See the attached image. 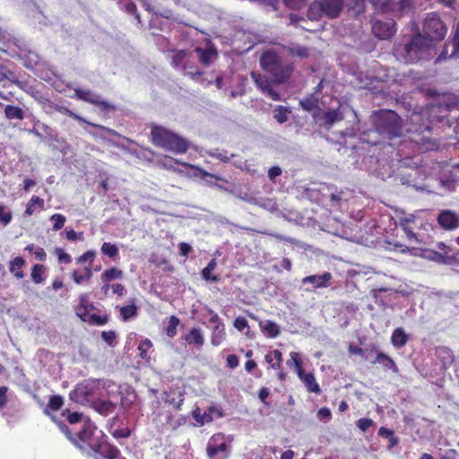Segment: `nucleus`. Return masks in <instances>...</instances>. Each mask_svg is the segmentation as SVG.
<instances>
[{"mask_svg": "<svg viewBox=\"0 0 459 459\" xmlns=\"http://www.w3.org/2000/svg\"><path fill=\"white\" fill-rule=\"evenodd\" d=\"M430 48L429 40L421 33H416L406 43L395 45L393 53L401 62L414 64L424 59L429 55Z\"/></svg>", "mask_w": 459, "mask_h": 459, "instance_id": "f257e3e1", "label": "nucleus"}, {"mask_svg": "<svg viewBox=\"0 0 459 459\" xmlns=\"http://www.w3.org/2000/svg\"><path fill=\"white\" fill-rule=\"evenodd\" d=\"M260 65L274 83L286 82L292 74L293 65L286 63L273 50H266L260 56Z\"/></svg>", "mask_w": 459, "mask_h": 459, "instance_id": "f03ea898", "label": "nucleus"}, {"mask_svg": "<svg viewBox=\"0 0 459 459\" xmlns=\"http://www.w3.org/2000/svg\"><path fill=\"white\" fill-rule=\"evenodd\" d=\"M151 137L155 146L174 153H186L189 149L186 139L160 126H152Z\"/></svg>", "mask_w": 459, "mask_h": 459, "instance_id": "7ed1b4c3", "label": "nucleus"}, {"mask_svg": "<svg viewBox=\"0 0 459 459\" xmlns=\"http://www.w3.org/2000/svg\"><path fill=\"white\" fill-rule=\"evenodd\" d=\"M374 126L385 140H393L403 134V122L393 110H381L373 118Z\"/></svg>", "mask_w": 459, "mask_h": 459, "instance_id": "20e7f679", "label": "nucleus"}, {"mask_svg": "<svg viewBox=\"0 0 459 459\" xmlns=\"http://www.w3.org/2000/svg\"><path fill=\"white\" fill-rule=\"evenodd\" d=\"M104 433L99 430L92 423L86 421L82 429L75 433L76 439L74 445L83 454H92V447L97 442H100Z\"/></svg>", "mask_w": 459, "mask_h": 459, "instance_id": "39448f33", "label": "nucleus"}, {"mask_svg": "<svg viewBox=\"0 0 459 459\" xmlns=\"http://www.w3.org/2000/svg\"><path fill=\"white\" fill-rule=\"evenodd\" d=\"M447 33V27L440 17L435 13H429L423 22V36L429 40L431 45L433 41H441Z\"/></svg>", "mask_w": 459, "mask_h": 459, "instance_id": "423d86ee", "label": "nucleus"}, {"mask_svg": "<svg viewBox=\"0 0 459 459\" xmlns=\"http://www.w3.org/2000/svg\"><path fill=\"white\" fill-rule=\"evenodd\" d=\"M101 380L100 379H85L78 384L76 387L69 394V397L76 403L83 404L88 402L89 397L92 396L100 388Z\"/></svg>", "mask_w": 459, "mask_h": 459, "instance_id": "0eeeda50", "label": "nucleus"}, {"mask_svg": "<svg viewBox=\"0 0 459 459\" xmlns=\"http://www.w3.org/2000/svg\"><path fill=\"white\" fill-rule=\"evenodd\" d=\"M74 97L80 100L85 101L98 107L102 112L108 113L117 109L114 104L102 100L101 96L91 90L74 89Z\"/></svg>", "mask_w": 459, "mask_h": 459, "instance_id": "6e6552de", "label": "nucleus"}, {"mask_svg": "<svg viewBox=\"0 0 459 459\" xmlns=\"http://www.w3.org/2000/svg\"><path fill=\"white\" fill-rule=\"evenodd\" d=\"M344 118L342 105L334 109L323 110L322 108L317 111V114H314L313 121L319 126L330 127L335 122L341 121Z\"/></svg>", "mask_w": 459, "mask_h": 459, "instance_id": "1a4fd4ad", "label": "nucleus"}, {"mask_svg": "<svg viewBox=\"0 0 459 459\" xmlns=\"http://www.w3.org/2000/svg\"><path fill=\"white\" fill-rule=\"evenodd\" d=\"M100 442H97L92 447V454L87 455L92 456L95 459H115L119 455L120 451L113 445L107 441V437L103 435Z\"/></svg>", "mask_w": 459, "mask_h": 459, "instance_id": "9d476101", "label": "nucleus"}, {"mask_svg": "<svg viewBox=\"0 0 459 459\" xmlns=\"http://www.w3.org/2000/svg\"><path fill=\"white\" fill-rule=\"evenodd\" d=\"M221 435H214L208 442L206 452L210 459H224L228 455V446Z\"/></svg>", "mask_w": 459, "mask_h": 459, "instance_id": "9b49d317", "label": "nucleus"}, {"mask_svg": "<svg viewBox=\"0 0 459 459\" xmlns=\"http://www.w3.org/2000/svg\"><path fill=\"white\" fill-rule=\"evenodd\" d=\"M372 32L379 39H388L396 32L395 22L392 19L375 20L372 23Z\"/></svg>", "mask_w": 459, "mask_h": 459, "instance_id": "f8f14e48", "label": "nucleus"}, {"mask_svg": "<svg viewBox=\"0 0 459 459\" xmlns=\"http://www.w3.org/2000/svg\"><path fill=\"white\" fill-rule=\"evenodd\" d=\"M332 279V273L329 272H325L322 274L306 276L302 279L301 282L303 286L307 284H311V288L305 289L306 291H311L314 289L329 287L331 285Z\"/></svg>", "mask_w": 459, "mask_h": 459, "instance_id": "ddd939ff", "label": "nucleus"}, {"mask_svg": "<svg viewBox=\"0 0 459 459\" xmlns=\"http://www.w3.org/2000/svg\"><path fill=\"white\" fill-rule=\"evenodd\" d=\"M437 221L440 227L446 230H453L459 227V216L451 210H442Z\"/></svg>", "mask_w": 459, "mask_h": 459, "instance_id": "4468645a", "label": "nucleus"}, {"mask_svg": "<svg viewBox=\"0 0 459 459\" xmlns=\"http://www.w3.org/2000/svg\"><path fill=\"white\" fill-rule=\"evenodd\" d=\"M56 112L61 113L63 115H66V116H68V117L77 120L80 123H86V124H88L89 126H91L92 127L99 128L101 131L106 132L108 134H109L111 136H117L118 135L117 132H116L114 129H111L109 127H107V126H101V125H99V124L89 122L84 117H82V116H80V115L74 113V112H73L72 110H70L68 108H66L65 106L59 105L58 108H56Z\"/></svg>", "mask_w": 459, "mask_h": 459, "instance_id": "2eb2a0df", "label": "nucleus"}, {"mask_svg": "<svg viewBox=\"0 0 459 459\" xmlns=\"http://www.w3.org/2000/svg\"><path fill=\"white\" fill-rule=\"evenodd\" d=\"M238 196L240 199H242L249 204L257 205L264 210H267L270 212H273V213L277 212L278 216H282L283 218L286 219V216L283 215L279 211L278 204H277L276 201L273 198H264V199L258 200L255 197L240 196V195H238Z\"/></svg>", "mask_w": 459, "mask_h": 459, "instance_id": "dca6fc26", "label": "nucleus"}, {"mask_svg": "<svg viewBox=\"0 0 459 459\" xmlns=\"http://www.w3.org/2000/svg\"><path fill=\"white\" fill-rule=\"evenodd\" d=\"M325 16L329 19H335L340 16L343 9V0H319Z\"/></svg>", "mask_w": 459, "mask_h": 459, "instance_id": "f3484780", "label": "nucleus"}, {"mask_svg": "<svg viewBox=\"0 0 459 459\" xmlns=\"http://www.w3.org/2000/svg\"><path fill=\"white\" fill-rule=\"evenodd\" d=\"M420 170L419 169H411L409 171H400L396 175V179L403 185L413 186L416 189H422L418 186L417 178L420 176Z\"/></svg>", "mask_w": 459, "mask_h": 459, "instance_id": "a211bd4d", "label": "nucleus"}, {"mask_svg": "<svg viewBox=\"0 0 459 459\" xmlns=\"http://www.w3.org/2000/svg\"><path fill=\"white\" fill-rule=\"evenodd\" d=\"M24 45V49H22V53H19V57L22 62V65L28 69H33L39 62V55L30 50L27 44Z\"/></svg>", "mask_w": 459, "mask_h": 459, "instance_id": "6ab92c4d", "label": "nucleus"}, {"mask_svg": "<svg viewBox=\"0 0 459 459\" xmlns=\"http://www.w3.org/2000/svg\"><path fill=\"white\" fill-rule=\"evenodd\" d=\"M157 39L160 44H164L166 45V47H169L170 45L169 41L163 36H160ZM167 50L174 53L172 56L171 65L174 68H178L181 65L183 60L187 56V50H175L169 48H167Z\"/></svg>", "mask_w": 459, "mask_h": 459, "instance_id": "aec40b11", "label": "nucleus"}, {"mask_svg": "<svg viewBox=\"0 0 459 459\" xmlns=\"http://www.w3.org/2000/svg\"><path fill=\"white\" fill-rule=\"evenodd\" d=\"M91 408L103 416H108L115 411L117 403L108 400L97 399L91 402Z\"/></svg>", "mask_w": 459, "mask_h": 459, "instance_id": "412c9836", "label": "nucleus"}, {"mask_svg": "<svg viewBox=\"0 0 459 459\" xmlns=\"http://www.w3.org/2000/svg\"><path fill=\"white\" fill-rule=\"evenodd\" d=\"M298 377L303 382L308 392L315 394L321 393L319 385L316 383L313 373H305V371L302 369L299 370Z\"/></svg>", "mask_w": 459, "mask_h": 459, "instance_id": "4be33fe9", "label": "nucleus"}, {"mask_svg": "<svg viewBox=\"0 0 459 459\" xmlns=\"http://www.w3.org/2000/svg\"><path fill=\"white\" fill-rule=\"evenodd\" d=\"M299 106L306 111L310 112L314 118V114L321 108L318 105V98L315 94H310L299 100Z\"/></svg>", "mask_w": 459, "mask_h": 459, "instance_id": "5701e85b", "label": "nucleus"}, {"mask_svg": "<svg viewBox=\"0 0 459 459\" xmlns=\"http://www.w3.org/2000/svg\"><path fill=\"white\" fill-rule=\"evenodd\" d=\"M409 341V335L405 333L404 329L398 327L394 330L391 336V343L396 349H401L406 345Z\"/></svg>", "mask_w": 459, "mask_h": 459, "instance_id": "b1692460", "label": "nucleus"}, {"mask_svg": "<svg viewBox=\"0 0 459 459\" xmlns=\"http://www.w3.org/2000/svg\"><path fill=\"white\" fill-rule=\"evenodd\" d=\"M371 363L372 364H377V363L381 364L385 369H390L395 374H397L399 372V369H398L395 362L394 361V359L383 352L377 354L375 359L373 360H371Z\"/></svg>", "mask_w": 459, "mask_h": 459, "instance_id": "393cba45", "label": "nucleus"}, {"mask_svg": "<svg viewBox=\"0 0 459 459\" xmlns=\"http://www.w3.org/2000/svg\"><path fill=\"white\" fill-rule=\"evenodd\" d=\"M360 139L364 143L373 146L380 144L382 140H384L382 136L378 134V131H377V128L374 126L372 128L362 132Z\"/></svg>", "mask_w": 459, "mask_h": 459, "instance_id": "a878e982", "label": "nucleus"}, {"mask_svg": "<svg viewBox=\"0 0 459 459\" xmlns=\"http://www.w3.org/2000/svg\"><path fill=\"white\" fill-rule=\"evenodd\" d=\"M259 326L262 332L269 338H276L281 333L280 326L270 320L265 322L261 321Z\"/></svg>", "mask_w": 459, "mask_h": 459, "instance_id": "bb28decb", "label": "nucleus"}, {"mask_svg": "<svg viewBox=\"0 0 459 459\" xmlns=\"http://www.w3.org/2000/svg\"><path fill=\"white\" fill-rule=\"evenodd\" d=\"M195 51L198 55L199 61L204 65H209L212 63V59H215L217 57L216 50L212 48L204 49L198 47L195 49Z\"/></svg>", "mask_w": 459, "mask_h": 459, "instance_id": "cd10ccee", "label": "nucleus"}, {"mask_svg": "<svg viewBox=\"0 0 459 459\" xmlns=\"http://www.w3.org/2000/svg\"><path fill=\"white\" fill-rule=\"evenodd\" d=\"M325 13L319 0L313 1L307 8V17L310 21H319Z\"/></svg>", "mask_w": 459, "mask_h": 459, "instance_id": "c85d7f7f", "label": "nucleus"}, {"mask_svg": "<svg viewBox=\"0 0 459 459\" xmlns=\"http://www.w3.org/2000/svg\"><path fill=\"white\" fill-rule=\"evenodd\" d=\"M4 113L5 117L10 120H22L25 117L24 110L18 106L5 105L4 108Z\"/></svg>", "mask_w": 459, "mask_h": 459, "instance_id": "c756f323", "label": "nucleus"}, {"mask_svg": "<svg viewBox=\"0 0 459 459\" xmlns=\"http://www.w3.org/2000/svg\"><path fill=\"white\" fill-rule=\"evenodd\" d=\"M284 48L288 54L293 56L306 58L309 56V49L307 47L299 44L290 43L288 46H285Z\"/></svg>", "mask_w": 459, "mask_h": 459, "instance_id": "7c9ffc66", "label": "nucleus"}, {"mask_svg": "<svg viewBox=\"0 0 459 459\" xmlns=\"http://www.w3.org/2000/svg\"><path fill=\"white\" fill-rule=\"evenodd\" d=\"M63 404H64V398L61 395H59V394L52 395V396H50L48 403L46 408L44 409V413L51 417L53 414L50 413V411H56L59 409H61Z\"/></svg>", "mask_w": 459, "mask_h": 459, "instance_id": "2f4dec72", "label": "nucleus"}, {"mask_svg": "<svg viewBox=\"0 0 459 459\" xmlns=\"http://www.w3.org/2000/svg\"><path fill=\"white\" fill-rule=\"evenodd\" d=\"M185 340L188 344H195L198 347L203 346L204 342L202 332L198 328H192L189 333L185 336Z\"/></svg>", "mask_w": 459, "mask_h": 459, "instance_id": "473e14b6", "label": "nucleus"}, {"mask_svg": "<svg viewBox=\"0 0 459 459\" xmlns=\"http://www.w3.org/2000/svg\"><path fill=\"white\" fill-rule=\"evenodd\" d=\"M24 264L25 260L21 256H16L10 262L9 271L13 273L17 279H22L24 277V273L21 269Z\"/></svg>", "mask_w": 459, "mask_h": 459, "instance_id": "72a5a7b5", "label": "nucleus"}, {"mask_svg": "<svg viewBox=\"0 0 459 459\" xmlns=\"http://www.w3.org/2000/svg\"><path fill=\"white\" fill-rule=\"evenodd\" d=\"M117 4L120 10L126 12L128 14L134 15L138 22H141L140 14L136 12L137 8L133 0H118Z\"/></svg>", "mask_w": 459, "mask_h": 459, "instance_id": "f704fd0d", "label": "nucleus"}, {"mask_svg": "<svg viewBox=\"0 0 459 459\" xmlns=\"http://www.w3.org/2000/svg\"><path fill=\"white\" fill-rule=\"evenodd\" d=\"M436 354L445 367L452 364L454 361V354L452 351L447 347L442 346L437 348Z\"/></svg>", "mask_w": 459, "mask_h": 459, "instance_id": "c9c22d12", "label": "nucleus"}, {"mask_svg": "<svg viewBox=\"0 0 459 459\" xmlns=\"http://www.w3.org/2000/svg\"><path fill=\"white\" fill-rule=\"evenodd\" d=\"M123 277L122 270L117 267H111L104 271L101 274V280L104 283H108L113 280L121 279Z\"/></svg>", "mask_w": 459, "mask_h": 459, "instance_id": "e433bc0d", "label": "nucleus"}, {"mask_svg": "<svg viewBox=\"0 0 459 459\" xmlns=\"http://www.w3.org/2000/svg\"><path fill=\"white\" fill-rule=\"evenodd\" d=\"M224 324H218L214 325L211 338L212 344L214 346L220 345L222 340L224 339Z\"/></svg>", "mask_w": 459, "mask_h": 459, "instance_id": "4c0bfd02", "label": "nucleus"}, {"mask_svg": "<svg viewBox=\"0 0 459 459\" xmlns=\"http://www.w3.org/2000/svg\"><path fill=\"white\" fill-rule=\"evenodd\" d=\"M290 109L284 106H276L273 110V118L279 123L283 124L288 121Z\"/></svg>", "mask_w": 459, "mask_h": 459, "instance_id": "58836bf2", "label": "nucleus"}, {"mask_svg": "<svg viewBox=\"0 0 459 459\" xmlns=\"http://www.w3.org/2000/svg\"><path fill=\"white\" fill-rule=\"evenodd\" d=\"M73 280L75 283L81 284L84 281H89L92 277V271L91 265L83 269V273H81L79 271L74 270L72 273Z\"/></svg>", "mask_w": 459, "mask_h": 459, "instance_id": "ea45409f", "label": "nucleus"}, {"mask_svg": "<svg viewBox=\"0 0 459 459\" xmlns=\"http://www.w3.org/2000/svg\"><path fill=\"white\" fill-rule=\"evenodd\" d=\"M45 266L43 264H34L31 269V280L34 283L39 284L45 281L43 276Z\"/></svg>", "mask_w": 459, "mask_h": 459, "instance_id": "a19ab883", "label": "nucleus"}, {"mask_svg": "<svg viewBox=\"0 0 459 459\" xmlns=\"http://www.w3.org/2000/svg\"><path fill=\"white\" fill-rule=\"evenodd\" d=\"M379 353L381 352L378 351V347L374 343H370L363 348L362 358L371 363V360Z\"/></svg>", "mask_w": 459, "mask_h": 459, "instance_id": "79ce46f5", "label": "nucleus"}, {"mask_svg": "<svg viewBox=\"0 0 459 459\" xmlns=\"http://www.w3.org/2000/svg\"><path fill=\"white\" fill-rule=\"evenodd\" d=\"M51 419L54 422L56 423L60 430L65 435V437L74 444L76 439L75 433L73 434L70 429L67 427L65 423L62 420H58L56 415H52Z\"/></svg>", "mask_w": 459, "mask_h": 459, "instance_id": "37998d69", "label": "nucleus"}, {"mask_svg": "<svg viewBox=\"0 0 459 459\" xmlns=\"http://www.w3.org/2000/svg\"><path fill=\"white\" fill-rule=\"evenodd\" d=\"M44 200L39 196L33 195L28 202L25 209V214L30 216L34 212L35 206L43 207Z\"/></svg>", "mask_w": 459, "mask_h": 459, "instance_id": "c03bdc74", "label": "nucleus"}, {"mask_svg": "<svg viewBox=\"0 0 459 459\" xmlns=\"http://www.w3.org/2000/svg\"><path fill=\"white\" fill-rule=\"evenodd\" d=\"M121 317L123 321H127L131 317L136 316L137 314V307L134 304L125 306L120 307L119 309Z\"/></svg>", "mask_w": 459, "mask_h": 459, "instance_id": "a18cd8bd", "label": "nucleus"}, {"mask_svg": "<svg viewBox=\"0 0 459 459\" xmlns=\"http://www.w3.org/2000/svg\"><path fill=\"white\" fill-rule=\"evenodd\" d=\"M180 321L179 318L176 316H171L169 317V324L165 329L166 333L169 337L173 338L177 334V328L179 325Z\"/></svg>", "mask_w": 459, "mask_h": 459, "instance_id": "49530a36", "label": "nucleus"}, {"mask_svg": "<svg viewBox=\"0 0 459 459\" xmlns=\"http://www.w3.org/2000/svg\"><path fill=\"white\" fill-rule=\"evenodd\" d=\"M12 211L4 204H0V223L4 226H7L12 221Z\"/></svg>", "mask_w": 459, "mask_h": 459, "instance_id": "de8ad7c7", "label": "nucleus"}, {"mask_svg": "<svg viewBox=\"0 0 459 459\" xmlns=\"http://www.w3.org/2000/svg\"><path fill=\"white\" fill-rule=\"evenodd\" d=\"M290 359L287 360L286 364L288 367H294L297 374L299 370H302V360L299 358V354L298 352H290Z\"/></svg>", "mask_w": 459, "mask_h": 459, "instance_id": "09e8293b", "label": "nucleus"}, {"mask_svg": "<svg viewBox=\"0 0 459 459\" xmlns=\"http://www.w3.org/2000/svg\"><path fill=\"white\" fill-rule=\"evenodd\" d=\"M388 290H389V289H386V288L373 289L370 291V294H371L375 303L385 307L386 306V301L381 296V293L386 292Z\"/></svg>", "mask_w": 459, "mask_h": 459, "instance_id": "8fccbe9b", "label": "nucleus"}, {"mask_svg": "<svg viewBox=\"0 0 459 459\" xmlns=\"http://www.w3.org/2000/svg\"><path fill=\"white\" fill-rule=\"evenodd\" d=\"M164 395V402L166 403L172 404L176 410H180L181 405L184 402V398L182 397L181 394H179L178 395V400H177V398H175L174 395L170 393L165 392Z\"/></svg>", "mask_w": 459, "mask_h": 459, "instance_id": "3c124183", "label": "nucleus"}, {"mask_svg": "<svg viewBox=\"0 0 459 459\" xmlns=\"http://www.w3.org/2000/svg\"><path fill=\"white\" fill-rule=\"evenodd\" d=\"M101 252L110 258H114L118 254V248L116 245L105 242L101 246Z\"/></svg>", "mask_w": 459, "mask_h": 459, "instance_id": "603ef678", "label": "nucleus"}, {"mask_svg": "<svg viewBox=\"0 0 459 459\" xmlns=\"http://www.w3.org/2000/svg\"><path fill=\"white\" fill-rule=\"evenodd\" d=\"M62 416H65L66 417V420L67 421L70 423V424H75V423H78L82 420V413H79L77 411H74V412H71L69 410H65L63 411Z\"/></svg>", "mask_w": 459, "mask_h": 459, "instance_id": "864d4df0", "label": "nucleus"}, {"mask_svg": "<svg viewBox=\"0 0 459 459\" xmlns=\"http://www.w3.org/2000/svg\"><path fill=\"white\" fill-rule=\"evenodd\" d=\"M108 320L109 316L108 315L101 316L96 314H91V317L88 318V324L93 325H104L108 322Z\"/></svg>", "mask_w": 459, "mask_h": 459, "instance_id": "5fc2aeb1", "label": "nucleus"}, {"mask_svg": "<svg viewBox=\"0 0 459 459\" xmlns=\"http://www.w3.org/2000/svg\"><path fill=\"white\" fill-rule=\"evenodd\" d=\"M50 221H54L52 230L57 231L64 227L66 219L64 215L56 213L50 217Z\"/></svg>", "mask_w": 459, "mask_h": 459, "instance_id": "6e6d98bb", "label": "nucleus"}, {"mask_svg": "<svg viewBox=\"0 0 459 459\" xmlns=\"http://www.w3.org/2000/svg\"><path fill=\"white\" fill-rule=\"evenodd\" d=\"M251 77L255 81L256 86L258 88H260L263 92L264 91L265 86L268 87L270 85L269 81L264 76H262L260 74H257L252 72Z\"/></svg>", "mask_w": 459, "mask_h": 459, "instance_id": "4d7b16f0", "label": "nucleus"}, {"mask_svg": "<svg viewBox=\"0 0 459 459\" xmlns=\"http://www.w3.org/2000/svg\"><path fill=\"white\" fill-rule=\"evenodd\" d=\"M41 129H42L43 133L46 134V137L48 139V141L56 142V143L59 142L58 134L56 133V131L53 128H51L48 125L42 124Z\"/></svg>", "mask_w": 459, "mask_h": 459, "instance_id": "13d9d810", "label": "nucleus"}, {"mask_svg": "<svg viewBox=\"0 0 459 459\" xmlns=\"http://www.w3.org/2000/svg\"><path fill=\"white\" fill-rule=\"evenodd\" d=\"M117 335L115 331H104L101 333V338L109 346H115V341Z\"/></svg>", "mask_w": 459, "mask_h": 459, "instance_id": "bf43d9fd", "label": "nucleus"}, {"mask_svg": "<svg viewBox=\"0 0 459 459\" xmlns=\"http://www.w3.org/2000/svg\"><path fill=\"white\" fill-rule=\"evenodd\" d=\"M173 2L178 5L187 10H194L197 7L198 2L197 0H173Z\"/></svg>", "mask_w": 459, "mask_h": 459, "instance_id": "052dcab7", "label": "nucleus"}, {"mask_svg": "<svg viewBox=\"0 0 459 459\" xmlns=\"http://www.w3.org/2000/svg\"><path fill=\"white\" fill-rule=\"evenodd\" d=\"M453 48L454 49L451 53V57L459 58V22L456 26V30L453 40Z\"/></svg>", "mask_w": 459, "mask_h": 459, "instance_id": "680f3d73", "label": "nucleus"}, {"mask_svg": "<svg viewBox=\"0 0 459 459\" xmlns=\"http://www.w3.org/2000/svg\"><path fill=\"white\" fill-rule=\"evenodd\" d=\"M374 421L368 418H360L356 422L357 427L363 432L368 430V429L372 427Z\"/></svg>", "mask_w": 459, "mask_h": 459, "instance_id": "e2e57ef3", "label": "nucleus"}, {"mask_svg": "<svg viewBox=\"0 0 459 459\" xmlns=\"http://www.w3.org/2000/svg\"><path fill=\"white\" fill-rule=\"evenodd\" d=\"M216 411V409L214 407H209L207 411H205L201 417V420H198V423L201 425H204L205 423H209L212 421L213 417L212 413Z\"/></svg>", "mask_w": 459, "mask_h": 459, "instance_id": "0e129e2a", "label": "nucleus"}, {"mask_svg": "<svg viewBox=\"0 0 459 459\" xmlns=\"http://www.w3.org/2000/svg\"><path fill=\"white\" fill-rule=\"evenodd\" d=\"M153 15L156 16L157 18L162 17L167 20H172L175 22H178V19L177 17H175L173 12L169 9H164L162 11L153 12Z\"/></svg>", "mask_w": 459, "mask_h": 459, "instance_id": "69168bd1", "label": "nucleus"}, {"mask_svg": "<svg viewBox=\"0 0 459 459\" xmlns=\"http://www.w3.org/2000/svg\"><path fill=\"white\" fill-rule=\"evenodd\" d=\"M111 435L116 438V439H120V438H126L128 437H130L131 435V430L129 428H122V429H115L111 432Z\"/></svg>", "mask_w": 459, "mask_h": 459, "instance_id": "338daca9", "label": "nucleus"}, {"mask_svg": "<svg viewBox=\"0 0 459 459\" xmlns=\"http://www.w3.org/2000/svg\"><path fill=\"white\" fill-rule=\"evenodd\" d=\"M152 346L151 340L145 339L139 344L138 350L140 351V356L144 359L147 356V350Z\"/></svg>", "mask_w": 459, "mask_h": 459, "instance_id": "774afa93", "label": "nucleus"}]
</instances>
